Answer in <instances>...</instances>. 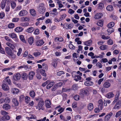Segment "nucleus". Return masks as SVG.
<instances>
[{
    "label": "nucleus",
    "mask_w": 121,
    "mask_h": 121,
    "mask_svg": "<svg viewBox=\"0 0 121 121\" xmlns=\"http://www.w3.org/2000/svg\"><path fill=\"white\" fill-rule=\"evenodd\" d=\"M5 50L7 54L9 55H11V54L12 53L11 50L8 47L5 48Z\"/></svg>",
    "instance_id": "17"
},
{
    "label": "nucleus",
    "mask_w": 121,
    "mask_h": 121,
    "mask_svg": "<svg viewBox=\"0 0 121 121\" xmlns=\"http://www.w3.org/2000/svg\"><path fill=\"white\" fill-rule=\"evenodd\" d=\"M6 44L12 50L13 49L15 48L14 45L12 44L11 43H6Z\"/></svg>",
    "instance_id": "33"
},
{
    "label": "nucleus",
    "mask_w": 121,
    "mask_h": 121,
    "mask_svg": "<svg viewBox=\"0 0 121 121\" xmlns=\"http://www.w3.org/2000/svg\"><path fill=\"white\" fill-rule=\"evenodd\" d=\"M6 1L4 0H2L0 4V6L2 9H4L5 6Z\"/></svg>",
    "instance_id": "29"
},
{
    "label": "nucleus",
    "mask_w": 121,
    "mask_h": 121,
    "mask_svg": "<svg viewBox=\"0 0 121 121\" xmlns=\"http://www.w3.org/2000/svg\"><path fill=\"white\" fill-rule=\"evenodd\" d=\"M114 96L113 93L111 92L108 93L106 95V97L108 98H110L113 97Z\"/></svg>",
    "instance_id": "24"
},
{
    "label": "nucleus",
    "mask_w": 121,
    "mask_h": 121,
    "mask_svg": "<svg viewBox=\"0 0 121 121\" xmlns=\"http://www.w3.org/2000/svg\"><path fill=\"white\" fill-rule=\"evenodd\" d=\"M45 10V8L43 6H39L38 7V10L41 13L43 14L44 13Z\"/></svg>",
    "instance_id": "4"
},
{
    "label": "nucleus",
    "mask_w": 121,
    "mask_h": 121,
    "mask_svg": "<svg viewBox=\"0 0 121 121\" xmlns=\"http://www.w3.org/2000/svg\"><path fill=\"white\" fill-rule=\"evenodd\" d=\"M109 28L107 30V31L108 32V35H109L111 33L114 32V30L113 29L111 28Z\"/></svg>",
    "instance_id": "41"
},
{
    "label": "nucleus",
    "mask_w": 121,
    "mask_h": 121,
    "mask_svg": "<svg viewBox=\"0 0 121 121\" xmlns=\"http://www.w3.org/2000/svg\"><path fill=\"white\" fill-rule=\"evenodd\" d=\"M4 102L7 103H9L10 102V99L8 97L5 98V99H4Z\"/></svg>",
    "instance_id": "53"
},
{
    "label": "nucleus",
    "mask_w": 121,
    "mask_h": 121,
    "mask_svg": "<svg viewBox=\"0 0 121 121\" xmlns=\"http://www.w3.org/2000/svg\"><path fill=\"white\" fill-rule=\"evenodd\" d=\"M30 101V98L28 96H26L25 97V102L27 104H28Z\"/></svg>",
    "instance_id": "48"
},
{
    "label": "nucleus",
    "mask_w": 121,
    "mask_h": 121,
    "mask_svg": "<svg viewBox=\"0 0 121 121\" xmlns=\"http://www.w3.org/2000/svg\"><path fill=\"white\" fill-rule=\"evenodd\" d=\"M29 95L32 98H34L35 96V94L34 91H32L30 92Z\"/></svg>",
    "instance_id": "39"
},
{
    "label": "nucleus",
    "mask_w": 121,
    "mask_h": 121,
    "mask_svg": "<svg viewBox=\"0 0 121 121\" xmlns=\"http://www.w3.org/2000/svg\"><path fill=\"white\" fill-rule=\"evenodd\" d=\"M29 20V18L28 17H22L20 19V21L21 22L28 21Z\"/></svg>",
    "instance_id": "20"
},
{
    "label": "nucleus",
    "mask_w": 121,
    "mask_h": 121,
    "mask_svg": "<svg viewBox=\"0 0 121 121\" xmlns=\"http://www.w3.org/2000/svg\"><path fill=\"white\" fill-rule=\"evenodd\" d=\"M11 59L13 60L14 59L16 58V55L13 53H12L11 54V55H9Z\"/></svg>",
    "instance_id": "55"
},
{
    "label": "nucleus",
    "mask_w": 121,
    "mask_h": 121,
    "mask_svg": "<svg viewBox=\"0 0 121 121\" xmlns=\"http://www.w3.org/2000/svg\"><path fill=\"white\" fill-rule=\"evenodd\" d=\"M23 29L21 27H17L15 28L14 30L17 32H20L22 31Z\"/></svg>",
    "instance_id": "16"
},
{
    "label": "nucleus",
    "mask_w": 121,
    "mask_h": 121,
    "mask_svg": "<svg viewBox=\"0 0 121 121\" xmlns=\"http://www.w3.org/2000/svg\"><path fill=\"white\" fill-rule=\"evenodd\" d=\"M107 46L106 45H103L100 47L99 48L101 50H103L106 49L107 47Z\"/></svg>",
    "instance_id": "57"
},
{
    "label": "nucleus",
    "mask_w": 121,
    "mask_h": 121,
    "mask_svg": "<svg viewBox=\"0 0 121 121\" xmlns=\"http://www.w3.org/2000/svg\"><path fill=\"white\" fill-rule=\"evenodd\" d=\"M44 43L43 39L39 40L36 42V45L37 46H40L42 45Z\"/></svg>",
    "instance_id": "8"
},
{
    "label": "nucleus",
    "mask_w": 121,
    "mask_h": 121,
    "mask_svg": "<svg viewBox=\"0 0 121 121\" xmlns=\"http://www.w3.org/2000/svg\"><path fill=\"white\" fill-rule=\"evenodd\" d=\"M69 48L72 50H74L75 48V47L71 43H69Z\"/></svg>",
    "instance_id": "62"
},
{
    "label": "nucleus",
    "mask_w": 121,
    "mask_h": 121,
    "mask_svg": "<svg viewBox=\"0 0 121 121\" xmlns=\"http://www.w3.org/2000/svg\"><path fill=\"white\" fill-rule=\"evenodd\" d=\"M46 106L47 108H50L51 107V102L49 99H47L45 101Z\"/></svg>",
    "instance_id": "10"
},
{
    "label": "nucleus",
    "mask_w": 121,
    "mask_h": 121,
    "mask_svg": "<svg viewBox=\"0 0 121 121\" xmlns=\"http://www.w3.org/2000/svg\"><path fill=\"white\" fill-rule=\"evenodd\" d=\"M92 42V40H89L87 41L83 42L84 44L85 45L90 46Z\"/></svg>",
    "instance_id": "19"
},
{
    "label": "nucleus",
    "mask_w": 121,
    "mask_h": 121,
    "mask_svg": "<svg viewBox=\"0 0 121 121\" xmlns=\"http://www.w3.org/2000/svg\"><path fill=\"white\" fill-rule=\"evenodd\" d=\"M29 24L27 22H21L20 23V25L22 27H26L28 26Z\"/></svg>",
    "instance_id": "34"
},
{
    "label": "nucleus",
    "mask_w": 121,
    "mask_h": 121,
    "mask_svg": "<svg viewBox=\"0 0 121 121\" xmlns=\"http://www.w3.org/2000/svg\"><path fill=\"white\" fill-rule=\"evenodd\" d=\"M63 41V38L61 37H57L55 38L54 41L55 42H61Z\"/></svg>",
    "instance_id": "23"
},
{
    "label": "nucleus",
    "mask_w": 121,
    "mask_h": 121,
    "mask_svg": "<svg viewBox=\"0 0 121 121\" xmlns=\"http://www.w3.org/2000/svg\"><path fill=\"white\" fill-rule=\"evenodd\" d=\"M112 113L111 112L109 113H108L106 115L104 118V121H108L109 120L110 118L111 117L112 115Z\"/></svg>",
    "instance_id": "6"
},
{
    "label": "nucleus",
    "mask_w": 121,
    "mask_h": 121,
    "mask_svg": "<svg viewBox=\"0 0 121 121\" xmlns=\"http://www.w3.org/2000/svg\"><path fill=\"white\" fill-rule=\"evenodd\" d=\"M119 95L118 94L115 95L114 100L112 102L113 104H114L115 103L117 102L118 101L117 100L119 99Z\"/></svg>",
    "instance_id": "36"
},
{
    "label": "nucleus",
    "mask_w": 121,
    "mask_h": 121,
    "mask_svg": "<svg viewBox=\"0 0 121 121\" xmlns=\"http://www.w3.org/2000/svg\"><path fill=\"white\" fill-rule=\"evenodd\" d=\"M12 101L13 104L16 106H17L19 104L18 101L16 98H13L12 99Z\"/></svg>",
    "instance_id": "27"
},
{
    "label": "nucleus",
    "mask_w": 121,
    "mask_h": 121,
    "mask_svg": "<svg viewBox=\"0 0 121 121\" xmlns=\"http://www.w3.org/2000/svg\"><path fill=\"white\" fill-rule=\"evenodd\" d=\"M34 30V28L31 27L28 28L26 30V31L28 33L32 32Z\"/></svg>",
    "instance_id": "32"
},
{
    "label": "nucleus",
    "mask_w": 121,
    "mask_h": 121,
    "mask_svg": "<svg viewBox=\"0 0 121 121\" xmlns=\"http://www.w3.org/2000/svg\"><path fill=\"white\" fill-rule=\"evenodd\" d=\"M3 108L5 110H8L10 108L11 106L8 104H4L3 105Z\"/></svg>",
    "instance_id": "18"
},
{
    "label": "nucleus",
    "mask_w": 121,
    "mask_h": 121,
    "mask_svg": "<svg viewBox=\"0 0 121 121\" xmlns=\"http://www.w3.org/2000/svg\"><path fill=\"white\" fill-rule=\"evenodd\" d=\"M16 3L13 1H11V5L12 8L14 9L16 6Z\"/></svg>",
    "instance_id": "44"
},
{
    "label": "nucleus",
    "mask_w": 121,
    "mask_h": 121,
    "mask_svg": "<svg viewBox=\"0 0 121 121\" xmlns=\"http://www.w3.org/2000/svg\"><path fill=\"white\" fill-rule=\"evenodd\" d=\"M84 84L86 86H90L93 84V83L90 81H88L85 82Z\"/></svg>",
    "instance_id": "38"
},
{
    "label": "nucleus",
    "mask_w": 121,
    "mask_h": 121,
    "mask_svg": "<svg viewBox=\"0 0 121 121\" xmlns=\"http://www.w3.org/2000/svg\"><path fill=\"white\" fill-rule=\"evenodd\" d=\"M63 83L61 82H59L55 84L54 85V87H60L62 85Z\"/></svg>",
    "instance_id": "49"
},
{
    "label": "nucleus",
    "mask_w": 121,
    "mask_h": 121,
    "mask_svg": "<svg viewBox=\"0 0 121 121\" xmlns=\"http://www.w3.org/2000/svg\"><path fill=\"white\" fill-rule=\"evenodd\" d=\"M28 12L26 10H22L19 12L18 15L20 16H24L27 14Z\"/></svg>",
    "instance_id": "7"
},
{
    "label": "nucleus",
    "mask_w": 121,
    "mask_h": 121,
    "mask_svg": "<svg viewBox=\"0 0 121 121\" xmlns=\"http://www.w3.org/2000/svg\"><path fill=\"white\" fill-rule=\"evenodd\" d=\"M71 75L72 77L74 78V80L76 81H78L81 79V77L79 75H77L76 71H73L71 73Z\"/></svg>",
    "instance_id": "2"
},
{
    "label": "nucleus",
    "mask_w": 121,
    "mask_h": 121,
    "mask_svg": "<svg viewBox=\"0 0 121 121\" xmlns=\"http://www.w3.org/2000/svg\"><path fill=\"white\" fill-rule=\"evenodd\" d=\"M121 107V100H119L116 103L113 108L115 109H118Z\"/></svg>",
    "instance_id": "3"
},
{
    "label": "nucleus",
    "mask_w": 121,
    "mask_h": 121,
    "mask_svg": "<svg viewBox=\"0 0 121 121\" xmlns=\"http://www.w3.org/2000/svg\"><path fill=\"white\" fill-rule=\"evenodd\" d=\"M21 78V75L19 73L14 74L13 76V79L15 81L19 80Z\"/></svg>",
    "instance_id": "5"
},
{
    "label": "nucleus",
    "mask_w": 121,
    "mask_h": 121,
    "mask_svg": "<svg viewBox=\"0 0 121 121\" xmlns=\"http://www.w3.org/2000/svg\"><path fill=\"white\" fill-rule=\"evenodd\" d=\"M110 83L108 82H106L103 85L104 87L105 88H108L110 87L111 86Z\"/></svg>",
    "instance_id": "30"
},
{
    "label": "nucleus",
    "mask_w": 121,
    "mask_h": 121,
    "mask_svg": "<svg viewBox=\"0 0 121 121\" xmlns=\"http://www.w3.org/2000/svg\"><path fill=\"white\" fill-rule=\"evenodd\" d=\"M19 38L20 40L23 43H26V41L25 40L24 37L22 35L19 36Z\"/></svg>",
    "instance_id": "45"
},
{
    "label": "nucleus",
    "mask_w": 121,
    "mask_h": 121,
    "mask_svg": "<svg viewBox=\"0 0 121 121\" xmlns=\"http://www.w3.org/2000/svg\"><path fill=\"white\" fill-rule=\"evenodd\" d=\"M106 9L108 11H111L113 10V7L111 5H109L107 6Z\"/></svg>",
    "instance_id": "37"
},
{
    "label": "nucleus",
    "mask_w": 121,
    "mask_h": 121,
    "mask_svg": "<svg viewBox=\"0 0 121 121\" xmlns=\"http://www.w3.org/2000/svg\"><path fill=\"white\" fill-rule=\"evenodd\" d=\"M78 87L77 86V84H74L73 85L72 87V90H75L78 89Z\"/></svg>",
    "instance_id": "46"
},
{
    "label": "nucleus",
    "mask_w": 121,
    "mask_h": 121,
    "mask_svg": "<svg viewBox=\"0 0 121 121\" xmlns=\"http://www.w3.org/2000/svg\"><path fill=\"white\" fill-rule=\"evenodd\" d=\"M30 14L33 16H35L36 15L35 11L33 9H30Z\"/></svg>",
    "instance_id": "35"
},
{
    "label": "nucleus",
    "mask_w": 121,
    "mask_h": 121,
    "mask_svg": "<svg viewBox=\"0 0 121 121\" xmlns=\"http://www.w3.org/2000/svg\"><path fill=\"white\" fill-rule=\"evenodd\" d=\"M114 25V22H112L109 23L107 25L108 27V28H111L113 27Z\"/></svg>",
    "instance_id": "47"
},
{
    "label": "nucleus",
    "mask_w": 121,
    "mask_h": 121,
    "mask_svg": "<svg viewBox=\"0 0 121 121\" xmlns=\"http://www.w3.org/2000/svg\"><path fill=\"white\" fill-rule=\"evenodd\" d=\"M98 106L99 108H100L101 110L103 108V101L102 99H100L98 101Z\"/></svg>",
    "instance_id": "12"
},
{
    "label": "nucleus",
    "mask_w": 121,
    "mask_h": 121,
    "mask_svg": "<svg viewBox=\"0 0 121 121\" xmlns=\"http://www.w3.org/2000/svg\"><path fill=\"white\" fill-rule=\"evenodd\" d=\"M35 74V73L32 71L30 72L28 76L30 80H32Z\"/></svg>",
    "instance_id": "13"
},
{
    "label": "nucleus",
    "mask_w": 121,
    "mask_h": 121,
    "mask_svg": "<svg viewBox=\"0 0 121 121\" xmlns=\"http://www.w3.org/2000/svg\"><path fill=\"white\" fill-rule=\"evenodd\" d=\"M103 16L102 14L101 13H96L94 16V18L96 19H98L101 18Z\"/></svg>",
    "instance_id": "9"
},
{
    "label": "nucleus",
    "mask_w": 121,
    "mask_h": 121,
    "mask_svg": "<svg viewBox=\"0 0 121 121\" xmlns=\"http://www.w3.org/2000/svg\"><path fill=\"white\" fill-rule=\"evenodd\" d=\"M2 87L3 89L5 91L8 90L9 89V87L5 83H3Z\"/></svg>",
    "instance_id": "15"
},
{
    "label": "nucleus",
    "mask_w": 121,
    "mask_h": 121,
    "mask_svg": "<svg viewBox=\"0 0 121 121\" xmlns=\"http://www.w3.org/2000/svg\"><path fill=\"white\" fill-rule=\"evenodd\" d=\"M75 11L71 9H69L68 11V13L71 15H72L74 13Z\"/></svg>",
    "instance_id": "61"
},
{
    "label": "nucleus",
    "mask_w": 121,
    "mask_h": 121,
    "mask_svg": "<svg viewBox=\"0 0 121 121\" xmlns=\"http://www.w3.org/2000/svg\"><path fill=\"white\" fill-rule=\"evenodd\" d=\"M9 36L12 39L17 38L16 34L14 33H12L9 34Z\"/></svg>",
    "instance_id": "22"
},
{
    "label": "nucleus",
    "mask_w": 121,
    "mask_h": 121,
    "mask_svg": "<svg viewBox=\"0 0 121 121\" xmlns=\"http://www.w3.org/2000/svg\"><path fill=\"white\" fill-rule=\"evenodd\" d=\"M34 42V39L33 37H30L29 38L28 42L30 45H32Z\"/></svg>",
    "instance_id": "43"
},
{
    "label": "nucleus",
    "mask_w": 121,
    "mask_h": 121,
    "mask_svg": "<svg viewBox=\"0 0 121 121\" xmlns=\"http://www.w3.org/2000/svg\"><path fill=\"white\" fill-rule=\"evenodd\" d=\"M78 54H77V53H74L73 54V59L74 61H75V58H77L78 57Z\"/></svg>",
    "instance_id": "52"
},
{
    "label": "nucleus",
    "mask_w": 121,
    "mask_h": 121,
    "mask_svg": "<svg viewBox=\"0 0 121 121\" xmlns=\"http://www.w3.org/2000/svg\"><path fill=\"white\" fill-rule=\"evenodd\" d=\"M0 52L3 54H4L5 52L4 50L1 47V42H0Z\"/></svg>",
    "instance_id": "51"
},
{
    "label": "nucleus",
    "mask_w": 121,
    "mask_h": 121,
    "mask_svg": "<svg viewBox=\"0 0 121 121\" xmlns=\"http://www.w3.org/2000/svg\"><path fill=\"white\" fill-rule=\"evenodd\" d=\"M81 92L82 94L86 95L88 91L87 89L84 88L81 90Z\"/></svg>",
    "instance_id": "40"
},
{
    "label": "nucleus",
    "mask_w": 121,
    "mask_h": 121,
    "mask_svg": "<svg viewBox=\"0 0 121 121\" xmlns=\"http://www.w3.org/2000/svg\"><path fill=\"white\" fill-rule=\"evenodd\" d=\"M21 75V77L23 80H26L28 78V75L26 73L23 72L22 73Z\"/></svg>",
    "instance_id": "11"
},
{
    "label": "nucleus",
    "mask_w": 121,
    "mask_h": 121,
    "mask_svg": "<svg viewBox=\"0 0 121 121\" xmlns=\"http://www.w3.org/2000/svg\"><path fill=\"white\" fill-rule=\"evenodd\" d=\"M9 77L8 76L6 77L4 80V82H6V83L10 84L11 83V81L8 78Z\"/></svg>",
    "instance_id": "42"
},
{
    "label": "nucleus",
    "mask_w": 121,
    "mask_h": 121,
    "mask_svg": "<svg viewBox=\"0 0 121 121\" xmlns=\"http://www.w3.org/2000/svg\"><path fill=\"white\" fill-rule=\"evenodd\" d=\"M88 109L90 111L92 110L93 108V105L92 103L89 104L87 106Z\"/></svg>",
    "instance_id": "28"
},
{
    "label": "nucleus",
    "mask_w": 121,
    "mask_h": 121,
    "mask_svg": "<svg viewBox=\"0 0 121 121\" xmlns=\"http://www.w3.org/2000/svg\"><path fill=\"white\" fill-rule=\"evenodd\" d=\"M97 25L99 26H102L103 25L102 21L101 20L99 21L97 23Z\"/></svg>",
    "instance_id": "60"
},
{
    "label": "nucleus",
    "mask_w": 121,
    "mask_h": 121,
    "mask_svg": "<svg viewBox=\"0 0 121 121\" xmlns=\"http://www.w3.org/2000/svg\"><path fill=\"white\" fill-rule=\"evenodd\" d=\"M44 19V17H42L38 19H37V22L36 23V25L37 26L39 23H40L42 22V20Z\"/></svg>",
    "instance_id": "14"
},
{
    "label": "nucleus",
    "mask_w": 121,
    "mask_h": 121,
    "mask_svg": "<svg viewBox=\"0 0 121 121\" xmlns=\"http://www.w3.org/2000/svg\"><path fill=\"white\" fill-rule=\"evenodd\" d=\"M20 19L17 18H14L12 19V22H16L19 20Z\"/></svg>",
    "instance_id": "58"
},
{
    "label": "nucleus",
    "mask_w": 121,
    "mask_h": 121,
    "mask_svg": "<svg viewBox=\"0 0 121 121\" xmlns=\"http://www.w3.org/2000/svg\"><path fill=\"white\" fill-rule=\"evenodd\" d=\"M22 52V49L21 48H19L18 49V51L17 54V55L19 56L21 53Z\"/></svg>",
    "instance_id": "64"
},
{
    "label": "nucleus",
    "mask_w": 121,
    "mask_h": 121,
    "mask_svg": "<svg viewBox=\"0 0 121 121\" xmlns=\"http://www.w3.org/2000/svg\"><path fill=\"white\" fill-rule=\"evenodd\" d=\"M10 6L9 5H7L5 8V10L6 12H8L9 11Z\"/></svg>",
    "instance_id": "63"
},
{
    "label": "nucleus",
    "mask_w": 121,
    "mask_h": 121,
    "mask_svg": "<svg viewBox=\"0 0 121 121\" xmlns=\"http://www.w3.org/2000/svg\"><path fill=\"white\" fill-rule=\"evenodd\" d=\"M35 100L38 102L37 106L36 107V108L39 110L41 109L43 110L42 107L44 105V102L43 99L41 98L38 97L35 98Z\"/></svg>",
    "instance_id": "1"
},
{
    "label": "nucleus",
    "mask_w": 121,
    "mask_h": 121,
    "mask_svg": "<svg viewBox=\"0 0 121 121\" xmlns=\"http://www.w3.org/2000/svg\"><path fill=\"white\" fill-rule=\"evenodd\" d=\"M104 105L105 106H106L107 105V103L109 104L110 103L111 101L109 100H104Z\"/></svg>",
    "instance_id": "59"
},
{
    "label": "nucleus",
    "mask_w": 121,
    "mask_h": 121,
    "mask_svg": "<svg viewBox=\"0 0 121 121\" xmlns=\"http://www.w3.org/2000/svg\"><path fill=\"white\" fill-rule=\"evenodd\" d=\"M14 26L15 25L14 23H10L8 25V27L9 28H13L14 27Z\"/></svg>",
    "instance_id": "50"
},
{
    "label": "nucleus",
    "mask_w": 121,
    "mask_h": 121,
    "mask_svg": "<svg viewBox=\"0 0 121 121\" xmlns=\"http://www.w3.org/2000/svg\"><path fill=\"white\" fill-rule=\"evenodd\" d=\"M54 84V82L53 81H52L49 82L47 86V89H50L52 86Z\"/></svg>",
    "instance_id": "25"
},
{
    "label": "nucleus",
    "mask_w": 121,
    "mask_h": 121,
    "mask_svg": "<svg viewBox=\"0 0 121 121\" xmlns=\"http://www.w3.org/2000/svg\"><path fill=\"white\" fill-rule=\"evenodd\" d=\"M104 7L103 4L102 3H100L98 5V9H102L104 8Z\"/></svg>",
    "instance_id": "31"
},
{
    "label": "nucleus",
    "mask_w": 121,
    "mask_h": 121,
    "mask_svg": "<svg viewBox=\"0 0 121 121\" xmlns=\"http://www.w3.org/2000/svg\"><path fill=\"white\" fill-rule=\"evenodd\" d=\"M10 119V117L8 115L2 117V121H5L6 120H9Z\"/></svg>",
    "instance_id": "26"
},
{
    "label": "nucleus",
    "mask_w": 121,
    "mask_h": 121,
    "mask_svg": "<svg viewBox=\"0 0 121 121\" xmlns=\"http://www.w3.org/2000/svg\"><path fill=\"white\" fill-rule=\"evenodd\" d=\"M11 91L12 93L14 94H17L19 91L18 89L14 88H12Z\"/></svg>",
    "instance_id": "21"
},
{
    "label": "nucleus",
    "mask_w": 121,
    "mask_h": 121,
    "mask_svg": "<svg viewBox=\"0 0 121 121\" xmlns=\"http://www.w3.org/2000/svg\"><path fill=\"white\" fill-rule=\"evenodd\" d=\"M5 14L4 12H1L0 13V18L2 19L3 18L5 17Z\"/></svg>",
    "instance_id": "56"
},
{
    "label": "nucleus",
    "mask_w": 121,
    "mask_h": 121,
    "mask_svg": "<svg viewBox=\"0 0 121 121\" xmlns=\"http://www.w3.org/2000/svg\"><path fill=\"white\" fill-rule=\"evenodd\" d=\"M40 72L42 75L43 76L45 77L46 76V74L45 73V71L43 69H41L40 70Z\"/></svg>",
    "instance_id": "54"
}]
</instances>
